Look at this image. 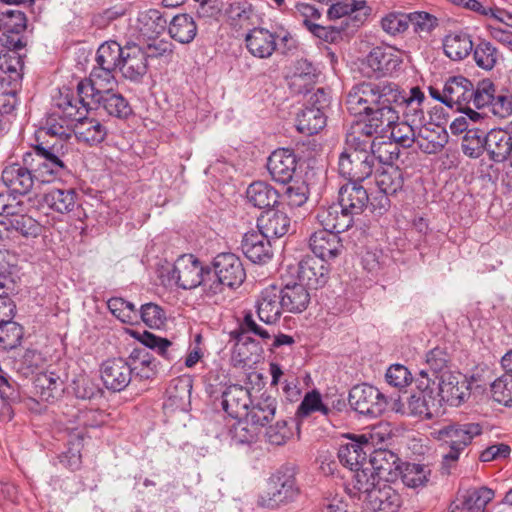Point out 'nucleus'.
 <instances>
[{"instance_id":"obj_49","label":"nucleus","mask_w":512,"mask_h":512,"mask_svg":"<svg viewBox=\"0 0 512 512\" xmlns=\"http://www.w3.org/2000/svg\"><path fill=\"white\" fill-rule=\"evenodd\" d=\"M76 192L73 189H52L45 195L47 205L60 214H70L76 206Z\"/></svg>"},{"instance_id":"obj_48","label":"nucleus","mask_w":512,"mask_h":512,"mask_svg":"<svg viewBox=\"0 0 512 512\" xmlns=\"http://www.w3.org/2000/svg\"><path fill=\"white\" fill-rule=\"evenodd\" d=\"M17 256L8 250L0 249V292L15 291Z\"/></svg>"},{"instance_id":"obj_10","label":"nucleus","mask_w":512,"mask_h":512,"mask_svg":"<svg viewBox=\"0 0 512 512\" xmlns=\"http://www.w3.org/2000/svg\"><path fill=\"white\" fill-rule=\"evenodd\" d=\"M107 42L110 50L115 53L114 58L123 77L133 82H140L148 71V61L143 47L136 43L121 46L113 40Z\"/></svg>"},{"instance_id":"obj_22","label":"nucleus","mask_w":512,"mask_h":512,"mask_svg":"<svg viewBox=\"0 0 512 512\" xmlns=\"http://www.w3.org/2000/svg\"><path fill=\"white\" fill-rule=\"evenodd\" d=\"M104 386L111 391L120 392L131 382V368L127 359L122 357L104 361L100 368Z\"/></svg>"},{"instance_id":"obj_53","label":"nucleus","mask_w":512,"mask_h":512,"mask_svg":"<svg viewBox=\"0 0 512 512\" xmlns=\"http://www.w3.org/2000/svg\"><path fill=\"white\" fill-rule=\"evenodd\" d=\"M229 429V435L234 444H251L257 440L260 429L248 420L246 416L237 418Z\"/></svg>"},{"instance_id":"obj_15","label":"nucleus","mask_w":512,"mask_h":512,"mask_svg":"<svg viewBox=\"0 0 512 512\" xmlns=\"http://www.w3.org/2000/svg\"><path fill=\"white\" fill-rule=\"evenodd\" d=\"M349 404L359 414L371 417L380 416L386 409L385 396L374 386L361 384L349 392Z\"/></svg>"},{"instance_id":"obj_2","label":"nucleus","mask_w":512,"mask_h":512,"mask_svg":"<svg viewBox=\"0 0 512 512\" xmlns=\"http://www.w3.org/2000/svg\"><path fill=\"white\" fill-rule=\"evenodd\" d=\"M364 121L357 122L351 127L346 136V148L338 160L339 175L348 183L361 185L369 178L376 166L377 157L373 151V143L363 129Z\"/></svg>"},{"instance_id":"obj_51","label":"nucleus","mask_w":512,"mask_h":512,"mask_svg":"<svg viewBox=\"0 0 512 512\" xmlns=\"http://www.w3.org/2000/svg\"><path fill=\"white\" fill-rule=\"evenodd\" d=\"M488 132L480 128L469 129L464 134L461 149L469 158H479L486 151Z\"/></svg>"},{"instance_id":"obj_36","label":"nucleus","mask_w":512,"mask_h":512,"mask_svg":"<svg viewBox=\"0 0 512 512\" xmlns=\"http://www.w3.org/2000/svg\"><path fill=\"white\" fill-rule=\"evenodd\" d=\"M131 376L139 380L152 379L157 373L155 358L146 348H135L127 358Z\"/></svg>"},{"instance_id":"obj_20","label":"nucleus","mask_w":512,"mask_h":512,"mask_svg":"<svg viewBox=\"0 0 512 512\" xmlns=\"http://www.w3.org/2000/svg\"><path fill=\"white\" fill-rule=\"evenodd\" d=\"M372 449L371 443L365 435L352 438L351 442L341 445L338 450V458L341 464L349 468L354 474L368 466L367 454Z\"/></svg>"},{"instance_id":"obj_59","label":"nucleus","mask_w":512,"mask_h":512,"mask_svg":"<svg viewBox=\"0 0 512 512\" xmlns=\"http://www.w3.org/2000/svg\"><path fill=\"white\" fill-rule=\"evenodd\" d=\"M494 94L495 85L489 79L482 80L476 87L472 84L469 104H472L476 109H482L488 106L491 107L494 100Z\"/></svg>"},{"instance_id":"obj_5","label":"nucleus","mask_w":512,"mask_h":512,"mask_svg":"<svg viewBox=\"0 0 512 512\" xmlns=\"http://www.w3.org/2000/svg\"><path fill=\"white\" fill-rule=\"evenodd\" d=\"M114 51L110 50L108 42L102 43L97 49L95 64L90 72L89 78L80 80L76 87V99L89 98L96 92L104 89H113L117 85L116 71L118 66Z\"/></svg>"},{"instance_id":"obj_27","label":"nucleus","mask_w":512,"mask_h":512,"mask_svg":"<svg viewBox=\"0 0 512 512\" xmlns=\"http://www.w3.org/2000/svg\"><path fill=\"white\" fill-rule=\"evenodd\" d=\"M86 113L80 109V114L75 117L73 134L79 142L97 145L105 139L107 129L99 120L86 117Z\"/></svg>"},{"instance_id":"obj_42","label":"nucleus","mask_w":512,"mask_h":512,"mask_svg":"<svg viewBox=\"0 0 512 512\" xmlns=\"http://www.w3.org/2000/svg\"><path fill=\"white\" fill-rule=\"evenodd\" d=\"M23 205L6 191H0V224H26Z\"/></svg>"},{"instance_id":"obj_26","label":"nucleus","mask_w":512,"mask_h":512,"mask_svg":"<svg viewBox=\"0 0 512 512\" xmlns=\"http://www.w3.org/2000/svg\"><path fill=\"white\" fill-rule=\"evenodd\" d=\"M368 201V192L363 185L346 183L339 189V204L343 216L354 217L360 215L367 206ZM352 221L353 218L349 220V224Z\"/></svg>"},{"instance_id":"obj_18","label":"nucleus","mask_w":512,"mask_h":512,"mask_svg":"<svg viewBox=\"0 0 512 512\" xmlns=\"http://www.w3.org/2000/svg\"><path fill=\"white\" fill-rule=\"evenodd\" d=\"M287 42L291 36L289 32L277 35L263 27L250 29L245 36V46L249 53L259 59L270 58L277 48V39Z\"/></svg>"},{"instance_id":"obj_29","label":"nucleus","mask_w":512,"mask_h":512,"mask_svg":"<svg viewBox=\"0 0 512 512\" xmlns=\"http://www.w3.org/2000/svg\"><path fill=\"white\" fill-rule=\"evenodd\" d=\"M472 84L468 78L461 75L450 77L444 84L442 96L445 100H442V103L449 108L456 107L457 110H461L469 104Z\"/></svg>"},{"instance_id":"obj_40","label":"nucleus","mask_w":512,"mask_h":512,"mask_svg":"<svg viewBox=\"0 0 512 512\" xmlns=\"http://www.w3.org/2000/svg\"><path fill=\"white\" fill-rule=\"evenodd\" d=\"M326 114L319 108L304 106L297 114L296 128L306 135L317 134L326 126Z\"/></svg>"},{"instance_id":"obj_11","label":"nucleus","mask_w":512,"mask_h":512,"mask_svg":"<svg viewBox=\"0 0 512 512\" xmlns=\"http://www.w3.org/2000/svg\"><path fill=\"white\" fill-rule=\"evenodd\" d=\"M210 277V270L206 269L193 254L179 256L169 275L170 280L180 288L193 289L201 285L205 293L206 288L209 287Z\"/></svg>"},{"instance_id":"obj_56","label":"nucleus","mask_w":512,"mask_h":512,"mask_svg":"<svg viewBox=\"0 0 512 512\" xmlns=\"http://www.w3.org/2000/svg\"><path fill=\"white\" fill-rule=\"evenodd\" d=\"M430 470L418 463H402L399 477L402 482L411 488L425 485L428 481Z\"/></svg>"},{"instance_id":"obj_52","label":"nucleus","mask_w":512,"mask_h":512,"mask_svg":"<svg viewBox=\"0 0 512 512\" xmlns=\"http://www.w3.org/2000/svg\"><path fill=\"white\" fill-rule=\"evenodd\" d=\"M24 54L16 50H2L0 52V70L5 77L22 81L24 68Z\"/></svg>"},{"instance_id":"obj_61","label":"nucleus","mask_w":512,"mask_h":512,"mask_svg":"<svg viewBox=\"0 0 512 512\" xmlns=\"http://www.w3.org/2000/svg\"><path fill=\"white\" fill-rule=\"evenodd\" d=\"M23 334L22 326L13 320L0 324V350L7 351L18 347Z\"/></svg>"},{"instance_id":"obj_24","label":"nucleus","mask_w":512,"mask_h":512,"mask_svg":"<svg viewBox=\"0 0 512 512\" xmlns=\"http://www.w3.org/2000/svg\"><path fill=\"white\" fill-rule=\"evenodd\" d=\"M371 11L366 0H341L333 3L327 14L330 19L347 17L352 28H359L365 23Z\"/></svg>"},{"instance_id":"obj_35","label":"nucleus","mask_w":512,"mask_h":512,"mask_svg":"<svg viewBox=\"0 0 512 512\" xmlns=\"http://www.w3.org/2000/svg\"><path fill=\"white\" fill-rule=\"evenodd\" d=\"M320 72L317 67L307 59H300L295 66L291 77L290 87L298 94H308L317 82Z\"/></svg>"},{"instance_id":"obj_46","label":"nucleus","mask_w":512,"mask_h":512,"mask_svg":"<svg viewBox=\"0 0 512 512\" xmlns=\"http://www.w3.org/2000/svg\"><path fill=\"white\" fill-rule=\"evenodd\" d=\"M192 387V380L190 378H174L166 390L170 404L182 410L186 409L190 404Z\"/></svg>"},{"instance_id":"obj_43","label":"nucleus","mask_w":512,"mask_h":512,"mask_svg":"<svg viewBox=\"0 0 512 512\" xmlns=\"http://www.w3.org/2000/svg\"><path fill=\"white\" fill-rule=\"evenodd\" d=\"M251 404L245 416L259 429L273 419L277 405L275 398L262 395L256 403Z\"/></svg>"},{"instance_id":"obj_13","label":"nucleus","mask_w":512,"mask_h":512,"mask_svg":"<svg viewBox=\"0 0 512 512\" xmlns=\"http://www.w3.org/2000/svg\"><path fill=\"white\" fill-rule=\"evenodd\" d=\"M88 97L83 100L77 99L80 109H83L84 112L102 108L108 115L120 119L127 118L132 113L125 97L113 89H104V91L96 92L95 95Z\"/></svg>"},{"instance_id":"obj_33","label":"nucleus","mask_w":512,"mask_h":512,"mask_svg":"<svg viewBox=\"0 0 512 512\" xmlns=\"http://www.w3.org/2000/svg\"><path fill=\"white\" fill-rule=\"evenodd\" d=\"M64 382L54 372H39L33 379V394L41 401L51 402L61 396Z\"/></svg>"},{"instance_id":"obj_9","label":"nucleus","mask_w":512,"mask_h":512,"mask_svg":"<svg viewBox=\"0 0 512 512\" xmlns=\"http://www.w3.org/2000/svg\"><path fill=\"white\" fill-rule=\"evenodd\" d=\"M296 474L295 467L291 465H283L276 470L269 478L267 499H263V505L273 508L294 502L300 495Z\"/></svg>"},{"instance_id":"obj_14","label":"nucleus","mask_w":512,"mask_h":512,"mask_svg":"<svg viewBox=\"0 0 512 512\" xmlns=\"http://www.w3.org/2000/svg\"><path fill=\"white\" fill-rule=\"evenodd\" d=\"M329 270L326 260L312 255L304 256L296 266H288V272L310 289L324 286L329 279Z\"/></svg>"},{"instance_id":"obj_31","label":"nucleus","mask_w":512,"mask_h":512,"mask_svg":"<svg viewBox=\"0 0 512 512\" xmlns=\"http://www.w3.org/2000/svg\"><path fill=\"white\" fill-rule=\"evenodd\" d=\"M448 143V133L440 125L427 123L417 131V146L426 154H437Z\"/></svg>"},{"instance_id":"obj_6","label":"nucleus","mask_w":512,"mask_h":512,"mask_svg":"<svg viewBox=\"0 0 512 512\" xmlns=\"http://www.w3.org/2000/svg\"><path fill=\"white\" fill-rule=\"evenodd\" d=\"M69 149L63 142L41 143L34 147L36 159L32 161H36V165L31 169L37 184L51 183L69 172L64 160Z\"/></svg>"},{"instance_id":"obj_25","label":"nucleus","mask_w":512,"mask_h":512,"mask_svg":"<svg viewBox=\"0 0 512 512\" xmlns=\"http://www.w3.org/2000/svg\"><path fill=\"white\" fill-rule=\"evenodd\" d=\"M349 226L342 230H330L323 226L315 231L310 237V248L315 256L324 260L336 258L342 248V241L339 234L346 231Z\"/></svg>"},{"instance_id":"obj_64","label":"nucleus","mask_w":512,"mask_h":512,"mask_svg":"<svg viewBox=\"0 0 512 512\" xmlns=\"http://www.w3.org/2000/svg\"><path fill=\"white\" fill-rule=\"evenodd\" d=\"M140 316L146 326L159 329L166 321V313L158 304L149 302L140 308Z\"/></svg>"},{"instance_id":"obj_41","label":"nucleus","mask_w":512,"mask_h":512,"mask_svg":"<svg viewBox=\"0 0 512 512\" xmlns=\"http://www.w3.org/2000/svg\"><path fill=\"white\" fill-rule=\"evenodd\" d=\"M168 32L175 41L188 44L197 35V25L194 18L189 14H178L170 21Z\"/></svg>"},{"instance_id":"obj_44","label":"nucleus","mask_w":512,"mask_h":512,"mask_svg":"<svg viewBox=\"0 0 512 512\" xmlns=\"http://www.w3.org/2000/svg\"><path fill=\"white\" fill-rule=\"evenodd\" d=\"M375 181L380 192L386 195H394L403 187V172L399 167L387 164L375 175Z\"/></svg>"},{"instance_id":"obj_45","label":"nucleus","mask_w":512,"mask_h":512,"mask_svg":"<svg viewBox=\"0 0 512 512\" xmlns=\"http://www.w3.org/2000/svg\"><path fill=\"white\" fill-rule=\"evenodd\" d=\"M139 340L146 348L156 351L169 362L175 361L181 355L180 349L172 341L159 337L149 331H144Z\"/></svg>"},{"instance_id":"obj_34","label":"nucleus","mask_w":512,"mask_h":512,"mask_svg":"<svg viewBox=\"0 0 512 512\" xmlns=\"http://www.w3.org/2000/svg\"><path fill=\"white\" fill-rule=\"evenodd\" d=\"M309 288L301 283H286L279 290L284 309L291 313H301L307 309L310 303Z\"/></svg>"},{"instance_id":"obj_47","label":"nucleus","mask_w":512,"mask_h":512,"mask_svg":"<svg viewBox=\"0 0 512 512\" xmlns=\"http://www.w3.org/2000/svg\"><path fill=\"white\" fill-rule=\"evenodd\" d=\"M471 53L477 67L485 71H491L501 59L498 49L486 39L474 44Z\"/></svg>"},{"instance_id":"obj_21","label":"nucleus","mask_w":512,"mask_h":512,"mask_svg":"<svg viewBox=\"0 0 512 512\" xmlns=\"http://www.w3.org/2000/svg\"><path fill=\"white\" fill-rule=\"evenodd\" d=\"M481 433L482 427L478 423L447 424L432 432L436 439L464 449Z\"/></svg>"},{"instance_id":"obj_16","label":"nucleus","mask_w":512,"mask_h":512,"mask_svg":"<svg viewBox=\"0 0 512 512\" xmlns=\"http://www.w3.org/2000/svg\"><path fill=\"white\" fill-rule=\"evenodd\" d=\"M402 64V56L392 46L374 47L366 57L365 69L368 77H385L397 71Z\"/></svg>"},{"instance_id":"obj_63","label":"nucleus","mask_w":512,"mask_h":512,"mask_svg":"<svg viewBox=\"0 0 512 512\" xmlns=\"http://www.w3.org/2000/svg\"><path fill=\"white\" fill-rule=\"evenodd\" d=\"M494 401L504 406H512V377L501 375L491 384Z\"/></svg>"},{"instance_id":"obj_60","label":"nucleus","mask_w":512,"mask_h":512,"mask_svg":"<svg viewBox=\"0 0 512 512\" xmlns=\"http://www.w3.org/2000/svg\"><path fill=\"white\" fill-rule=\"evenodd\" d=\"M0 399L5 413L11 418V406L21 400V395L18 383L2 373H0Z\"/></svg>"},{"instance_id":"obj_39","label":"nucleus","mask_w":512,"mask_h":512,"mask_svg":"<svg viewBox=\"0 0 512 512\" xmlns=\"http://www.w3.org/2000/svg\"><path fill=\"white\" fill-rule=\"evenodd\" d=\"M136 26L144 38L156 39L165 31L167 20L158 9H148L138 13Z\"/></svg>"},{"instance_id":"obj_7","label":"nucleus","mask_w":512,"mask_h":512,"mask_svg":"<svg viewBox=\"0 0 512 512\" xmlns=\"http://www.w3.org/2000/svg\"><path fill=\"white\" fill-rule=\"evenodd\" d=\"M247 201L253 207L261 210L257 217V224L264 221L275 222L276 224H287L288 217L286 213L279 209V193L269 183L264 181H255L246 189Z\"/></svg>"},{"instance_id":"obj_8","label":"nucleus","mask_w":512,"mask_h":512,"mask_svg":"<svg viewBox=\"0 0 512 512\" xmlns=\"http://www.w3.org/2000/svg\"><path fill=\"white\" fill-rule=\"evenodd\" d=\"M212 267L216 279L211 281V277L209 278V287L206 288L207 296L221 293L223 286L238 287L246 278V272L240 258L231 252L218 254L212 262Z\"/></svg>"},{"instance_id":"obj_23","label":"nucleus","mask_w":512,"mask_h":512,"mask_svg":"<svg viewBox=\"0 0 512 512\" xmlns=\"http://www.w3.org/2000/svg\"><path fill=\"white\" fill-rule=\"evenodd\" d=\"M439 396L442 401L452 405H460L469 396V385L465 377L452 371L438 376Z\"/></svg>"},{"instance_id":"obj_12","label":"nucleus","mask_w":512,"mask_h":512,"mask_svg":"<svg viewBox=\"0 0 512 512\" xmlns=\"http://www.w3.org/2000/svg\"><path fill=\"white\" fill-rule=\"evenodd\" d=\"M31 157L32 155L27 153L22 163H8L2 169L1 182L13 196L27 195L37 184L32 169L27 167Z\"/></svg>"},{"instance_id":"obj_4","label":"nucleus","mask_w":512,"mask_h":512,"mask_svg":"<svg viewBox=\"0 0 512 512\" xmlns=\"http://www.w3.org/2000/svg\"><path fill=\"white\" fill-rule=\"evenodd\" d=\"M80 114V105L72 89L64 87L53 98V105L40 133L55 137L54 142L68 143L73 134L75 117Z\"/></svg>"},{"instance_id":"obj_50","label":"nucleus","mask_w":512,"mask_h":512,"mask_svg":"<svg viewBox=\"0 0 512 512\" xmlns=\"http://www.w3.org/2000/svg\"><path fill=\"white\" fill-rule=\"evenodd\" d=\"M448 354L441 348H434L426 355L427 370H421L420 375L426 377L428 381L433 383L438 379V376L445 372H450L448 369Z\"/></svg>"},{"instance_id":"obj_30","label":"nucleus","mask_w":512,"mask_h":512,"mask_svg":"<svg viewBox=\"0 0 512 512\" xmlns=\"http://www.w3.org/2000/svg\"><path fill=\"white\" fill-rule=\"evenodd\" d=\"M283 309L279 289L276 286L271 285L262 290L257 301V314L262 322L268 325L275 324L279 321Z\"/></svg>"},{"instance_id":"obj_38","label":"nucleus","mask_w":512,"mask_h":512,"mask_svg":"<svg viewBox=\"0 0 512 512\" xmlns=\"http://www.w3.org/2000/svg\"><path fill=\"white\" fill-rule=\"evenodd\" d=\"M486 151L490 160L505 162L512 151V135L503 129H492L486 138Z\"/></svg>"},{"instance_id":"obj_32","label":"nucleus","mask_w":512,"mask_h":512,"mask_svg":"<svg viewBox=\"0 0 512 512\" xmlns=\"http://www.w3.org/2000/svg\"><path fill=\"white\" fill-rule=\"evenodd\" d=\"M472 36L467 30L451 31L443 39L445 55L453 61L467 58L473 50Z\"/></svg>"},{"instance_id":"obj_28","label":"nucleus","mask_w":512,"mask_h":512,"mask_svg":"<svg viewBox=\"0 0 512 512\" xmlns=\"http://www.w3.org/2000/svg\"><path fill=\"white\" fill-rule=\"evenodd\" d=\"M223 410L232 418L245 416L251 401L250 391L237 384L228 386L222 393Z\"/></svg>"},{"instance_id":"obj_1","label":"nucleus","mask_w":512,"mask_h":512,"mask_svg":"<svg viewBox=\"0 0 512 512\" xmlns=\"http://www.w3.org/2000/svg\"><path fill=\"white\" fill-rule=\"evenodd\" d=\"M425 95L413 87L409 96L392 82H362L348 92L345 100L347 111L354 116H364L363 131L367 135L385 133L404 115L405 123L419 129L427 119L421 108Z\"/></svg>"},{"instance_id":"obj_3","label":"nucleus","mask_w":512,"mask_h":512,"mask_svg":"<svg viewBox=\"0 0 512 512\" xmlns=\"http://www.w3.org/2000/svg\"><path fill=\"white\" fill-rule=\"evenodd\" d=\"M390 482L377 481L368 472L360 471L352 476L348 490L352 496L359 499L364 496L367 507L374 512H397L402 499Z\"/></svg>"},{"instance_id":"obj_19","label":"nucleus","mask_w":512,"mask_h":512,"mask_svg":"<svg viewBox=\"0 0 512 512\" xmlns=\"http://www.w3.org/2000/svg\"><path fill=\"white\" fill-rule=\"evenodd\" d=\"M298 163L299 158L292 149L278 148L268 157L267 169L274 181L288 184L293 180Z\"/></svg>"},{"instance_id":"obj_55","label":"nucleus","mask_w":512,"mask_h":512,"mask_svg":"<svg viewBox=\"0 0 512 512\" xmlns=\"http://www.w3.org/2000/svg\"><path fill=\"white\" fill-rule=\"evenodd\" d=\"M314 412L328 416L330 408L322 402L321 394L317 390L306 393L296 411V419L301 422Z\"/></svg>"},{"instance_id":"obj_62","label":"nucleus","mask_w":512,"mask_h":512,"mask_svg":"<svg viewBox=\"0 0 512 512\" xmlns=\"http://www.w3.org/2000/svg\"><path fill=\"white\" fill-rule=\"evenodd\" d=\"M27 19L20 10L7 9L0 12V31L2 33H22L26 29Z\"/></svg>"},{"instance_id":"obj_58","label":"nucleus","mask_w":512,"mask_h":512,"mask_svg":"<svg viewBox=\"0 0 512 512\" xmlns=\"http://www.w3.org/2000/svg\"><path fill=\"white\" fill-rule=\"evenodd\" d=\"M390 131V138L394 140L396 144L404 148L411 147L414 143L417 144V131L418 129L405 123H399L392 125L385 133L374 134V136L385 137Z\"/></svg>"},{"instance_id":"obj_57","label":"nucleus","mask_w":512,"mask_h":512,"mask_svg":"<svg viewBox=\"0 0 512 512\" xmlns=\"http://www.w3.org/2000/svg\"><path fill=\"white\" fill-rule=\"evenodd\" d=\"M435 400L430 394L422 392L412 395L408 400V411L413 416L432 419L435 416Z\"/></svg>"},{"instance_id":"obj_54","label":"nucleus","mask_w":512,"mask_h":512,"mask_svg":"<svg viewBox=\"0 0 512 512\" xmlns=\"http://www.w3.org/2000/svg\"><path fill=\"white\" fill-rule=\"evenodd\" d=\"M250 334L258 336L262 340H269L271 338L269 331L258 325L251 313H247L240 323L238 331H235V335L239 336L243 341H250L251 347L256 352L259 350V346L258 343L250 337Z\"/></svg>"},{"instance_id":"obj_17","label":"nucleus","mask_w":512,"mask_h":512,"mask_svg":"<svg viewBox=\"0 0 512 512\" xmlns=\"http://www.w3.org/2000/svg\"><path fill=\"white\" fill-rule=\"evenodd\" d=\"M368 466L361 471L368 472L375 480L395 481L401 474L402 462L397 454L387 449L370 451Z\"/></svg>"},{"instance_id":"obj_37","label":"nucleus","mask_w":512,"mask_h":512,"mask_svg":"<svg viewBox=\"0 0 512 512\" xmlns=\"http://www.w3.org/2000/svg\"><path fill=\"white\" fill-rule=\"evenodd\" d=\"M494 498V491L488 487L469 488L458 497L460 512H484Z\"/></svg>"}]
</instances>
